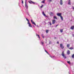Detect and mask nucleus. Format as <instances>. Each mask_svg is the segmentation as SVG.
Returning <instances> with one entry per match:
<instances>
[{
    "mask_svg": "<svg viewBox=\"0 0 74 74\" xmlns=\"http://www.w3.org/2000/svg\"><path fill=\"white\" fill-rule=\"evenodd\" d=\"M51 43V42H50L49 43V44H50L51 43Z\"/></svg>",
    "mask_w": 74,
    "mask_h": 74,
    "instance_id": "nucleus-34",
    "label": "nucleus"
},
{
    "mask_svg": "<svg viewBox=\"0 0 74 74\" xmlns=\"http://www.w3.org/2000/svg\"><path fill=\"white\" fill-rule=\"evenodd\" d=\"M72 58H74V54H73L72 56Z\"/></svg>",
    "mask_w": 74,
    "mask_h": 74,
    "instance_id": "nucleus-18",
    "label": "nucleus"
},
{
    "mask_svg": "<svg viewBox=\"0 0 74 74\" xmlns=\"http://www.w3.org/2000/svg\"><path fill=\"white\" fill-rule=\"evenodd\" d=\"M57 15L58 16H61V15H62V13H57Z\"/></svg>",
    "mask_w": 74,
    "mask_h": 74,
    "instance_id": "nucleus-6",
    "label": "nucleus"
},
{
    "mask_svg": "<svg viewBox=\"0 0 74 74\" xmlns=\"http://www.w3.org/2000/svg\"><path fill=\"white\" fill-rule=\"evenodd\" d=\"M53 19H58V18H57V17H56V16H53Z\"/></svg>",
    "mask_w": 74,
    "mask_h": 74,
    "instance_id": "nucleus-13",
    "label": "nucleus"
},
{
    "mask_svg": "<svg viewBox=\"0 0 74 74\" xmlns=\"http://www.w3.org/2000/svg\"><path fill=\"white\" fill-rule=\"evenodd\" d=\"M49 3H51V2L52 1V0H49Z\"/></svg>",
    "mask_w": 74,
    "mask_h": 74,
    "instance_id": "nucleus-24",
    "label": "nucleus"
},
{
    "mask_svg": "<svg viewBox=\"0 0 74 74\" xmlns=\"http://www.w3.org/2000/svg\"><path fill=\"white\" fill-rule=\"evenodd\" d=\"M42 14L43 15H44V16H46V15H45V14H44V12H42Z\"/></svg>",
    "mask_w": 74,
    "mask_h": 74,
    "instance_id": "nucleus-16",
    "label": "nucleus"
},
{
    "mask_svg": "<svg viewBox=\"0 0 74 74\" xmlns=\"http://www.w3.org/2000/svg\"><path fill=\"white\" fill-rule=\"evenodd\" d=\"M43 5H42V6H40V8H42V7H43Z\"/></svg>",
    "mask_w": 74,
    "mask_h": 74,
    "instance_id": "nucleus-28",
    "label": "nucleus"
},
{
    "mask_svg": "<svg viewBox=\"0 0 74 74\" xmlns=\"http://www.w3.org/2000/svg\"><path fill=\"white\" fill-rule=\"evenodd\" d=\"M41 3H45V1H42Z\"/></svg>",
    "mask_w": 74,
    "mask_h": 74,
    "instance_id": "nucleus-23",
    "label": "nucleus"
},
{
    "mask_svg": "<svg viewBox=\"0 0 74 74\" xmlns=\"http://www.w3.org/2000/svg\"><path fill=\"white\" fill-rule=\"evenodd\" d=\"M73 49V47H70V48H69V49H71V50Z\"/></svg>",
    "mask_w": 74,
    "mask_h": 74,
    "instance_id": "nucleus-21",
    "label": "nucleus"
},
{
    "mask_svg": "<svg viewBox=\"0 0 74 74\" xmlns=\"http://www.w3.org/2000/svg\"><path fill=\"white\" fill-rule=\"evenodd\" d=\"M37 26H38V25H37Z\"/></svg>",
    "mask_w": 74,
    "mask_h": 74,
    "instance_id": "nucleus-41",
    "label": "nucleus"
},
{
    "mask_svg": "<svg viewBox=\"0 0 74 74\" xmlns=\"http://www.w3.org/2000/svg\"><path fill=\"white\" fill-rule=\"evenodd\" d=\"M58 25H56V27H57V26H58Z\"/></svg>",
    "mask_w": 74,
    "mask_h": 74,
    "instance_id": "nucleus-31",
    "label": "nucleus"
},
{
    "mask_svg": "<svg viewBox=\"0 0 74 74\" xmlns=\"http://www.w3.org/2000/svg\"><path fill=\"white\" fill-rule=\"evenodd\" d=\"M48 32H49V30H46V32L47 33H48Z\"/></svg>",
    "mask_w": 74,
    "mask_h": 74,
    "instance_id": "nucleus-17",
    "label": "nucleus"
},
{
    "mask_svg": "<svg viewBox=\"0 0 74 74\" xmlns=\"http://www.w3.org/2000/svg\"><path fill=\"white\" fill-rule=\"evenodd\" d=\"M73 37H74V34H72Z\"/></svg>",
    "mask_w": 74,
    "mask_h": 74,
    "instance_id": "nucleus-32",
    "label": "nucleus"
},
{
    "mask_svg": "<svg viewBox=\"0 0 74 74\" xmlns=\"http://www.w3.org/2000/svg\"><path fill=\"white\" fill-rule=\"evenodd\" d=\"M54 15V13L53 12H50V15L51 16H53Z\"/></svg>",
    "mask_w": 74,
    "mask_h": 74,
    "instance_id": "nucleus-9",
    "label": "nucleus"
},
{
    "mask_svg": "<svg viewBox=\"0 0 74 74\" xmlns=\"http://www.w3.org/2000/svg\"><path fill=\"white\" fill-rule=\"evenodd\" d=\"M60 47L61 49H63L64 48V46H63V44H60Z\"/></svg>",
    "mask_w": 74,
    "mask_h": 74,
    "instance_id": "nucleus-3",
    "label": "nucleus"
},
{
    "mask_svg": "<svg viewBox=\"0 0 74 74\" xmlns=\"http://www.w3.org/2000/svg\"><path fill=\"white\" fill-rule=\"evenodd\" d=\"M73 10H74V8H73Z\"/></svg>",
    "mask_w": 74,
    "mask_h": 74,
    "instance_id": "nucleus-38",
    "label": "nucleus"
},
{
    "mask_svg": "<svg viewBox=\"0 0 74 74\" xmlns=\"http://www.w3.org/2000/svg\"><path fill=\"white\" fill-rule=\"evenodd\" d=\"M60 32H61V33H62V32H63V29H61L60 30Z\"/></svg>",
    "mask_w": 74,
    "mask_h": 74,
    "instance_id": "nucleus-20",
    "label": "nucleus"
},
{
    "mask_svg": "<svg viewBox=\"0 0 74 74\" xmlns=\"http://www.w3.org/2000/svg\"><path fill=\"white\" fill-rule=\"evenodd\" d=\"M74 29V26H72L71 27V30H73Z\"/></svg>",
    "mask_w": 74,
    "mask_h": 74,
    "instance_id": "nucleus-10",
    "label": "nucleus"
},
{
    "mask_svg": "<svg viewBox=\"0 0 74 74\" xmlns=\"http://www.w3.org/2000/svg\"><path fill=\"white\" fill-rule=\"evenodd\" d=\"M26 19L27 20V21H28L27 24L28 25H29V27H32V26L31 25V24H30V22H29V20H28V19H27L26 18Z\"/></svg>",
    "mask_w": 74,
    "mask_h": 74,
    "instance_id": "nucleus-1",
    "label": "nucleus"
},
{
    "mask_svg": "<svg viewBox=\"0 0 74 74\" xmlns=\"http://www.w3.org/2000/svg\"><path fill=\"white\" fill-rule=\"evenodd\" d=\"M42 36H43V35L42 34Z\"/></svg>",
    "mask_w": 74,
    "mask_h": 74,
    "instance_id": "nucleus-36",
    "label": "nucleus"
},
{
    "mask_svg": "<svg viewBox=\"0 0 74 74\" xmlns=\"http://www.w3.org/2000/svg\"><path fill=\"white\" fill-rule=\"evenodd\" d=\"M50 57H51V58H52V56H51Z\"/></svg>",
    "mask_w": 74,
    "mask_h": 74,
    "instance_id": "nucleus-39",
    "label": "nucleus"
},
{
    "mask_svg": "<svg viewBox=\"0 0 74 74\" xmlns=\"http://www.w3.org/2000/svg\"><path fill=\"white\" fill-rule=\"evenodd\" d=\"M67 62L68 63H69V64H71V63H70V61H67Z\"/></svg>",
    "mask_w": 74,
    "mask_h": 74,
    "instance_id": "nucleus-19",
    "label": "nucleus"
},
{
    "mask_svg": "<svg viewBox=\"0 0 74 74\" xmlns=\"http://www.w3.org/2000/svg\"><path fill=\"white\" fill-rule=\"evenodd\" d=\"M31 2H32V3H33V4H35V3L32 1H31Z\"/></svg>",
    "mask_w": 74,
    "mask_h": 74,
    "instance_id": "nucleus-26",
    "label": "nucleus"
},
{
    "mask_svg": "<svg viewBox=\"0 0 74 74\" xmlns=\"http://www.w3.org/2000/svg\"><path fill=\"white\" fill-rule=\"evenodd\" d=\"M31 21L32 23V24H34V25H36V23H35L33 21V20H31Z\"/></svg>",
    "mask_w": 74,
    "mask_h": 74,
    "instance_id": "nucleus-8",
    "label": "nucleus"
},
{
    "mask_svg": "<svg viewBox=\"0 0 74 74\" xmlns=\"http://www.w3.org/2000/svg\"><path fill=\"white\" fill-rule=\"evenodd\" d=\"M49 23L50 25H51H51H52V24H51V22H49Z\"/></svg>",
    "mask_w": 74,
    "mask_h": 74,
    "instance_id": "nucleus-27",
    "label": "nucleus"
},
{
    "mask_svg": "<svg viewBox=\"0 0 74 74\" xmlns=\"http://www.w3.org/2000/svg\"><path fill=\"white\" fill-rule=\"evenodd\" d=\"M25 7L27 9L28 8V6H27V4L26 3V0H25Z\"/></svg>",
    "mask_w": 74,
    "mask_h": 74,
    "instance_id": "nucleus-5",
    "label": "nucleus"
},
{
    "mask_svg": "<svg viewBox=\"0 0 74 74\" xmlns=\"http://www.w3.org/2000/svg\"><path fill=\"white\" fill-rule=\"evenodd\" d=\"M41 44H42V45H43L44 44V42H41Z\"/></svg>",
    "mask_w": 74,
    "mask_h": 74,
    "instance_id": "nucleus-29",
    "label": "nucleus"
},
{
    "mask_svg": "<svg viewBox=\"0 0 74 74\" xmlns=\"http://www.w3.org/2000/svg\"><path fill=\"white\" fill-rule=\"evenodd\" d=\"M60 5H63V1H62V0H60Z\"/></svg>",
    "mask_w": 74,
    "mask_h": 74,
    "instance_id": "nucleus-7",
    "label": "nucleus"
},
{
    "mask_svg": "<svg viewBox=\"0 0 74 74\" xmlns=\"http://www.w3.org/2000/svg\"><path fill=\"white\" fill-rule=\"evenodd\" d=\"M62 55L64 58V59H66V57L65 56L64 54V51H63L62 53Z\"/></svg>",
    "mask_w": 74,
    "mask_h": 74,
    "instance_id": "nucleus-2",
    "label": "nucleus"
},
{
    "mask_svg": "<svg viewBox=\"0 0 74 74\" xmlns=\"http://www.w3.org/2000/svg\"><path fill=\"white\" fill-rule=\"evenodd\" d=\"M34 27H35L34 26Z\"/></svg>",
    "mask_w": 74,
    "mask_h": 74,
    "instance_id": "nucleus-40",
    "label": "nucleus"
},
{
    "mask_svg": "<svg viewBox=\"0 0 74 74\" xmlns=\"http://www.w3.org/2000/svg\"><path fill=\"white\" fill-rule=\"evenodd\" d=\"M36 36H38V38H40V36H39V35H36Z\"/></svg>",
    "mask_w": 74,
    "mask_h": 74,
    "instance_id": "nucleus-25",
    "label": "nucleus"
},
{
    "mask_svg": "<svg viewBox=\"0 0 74 74\" xmlns=\"http://www.w3.org/2000/svg\"><path fill=\"white\" fill-rule=\"evenodd\" d=\"M22 0V4H23V0Z\"/></svg>",
    "mask_w": 74,
    "mask_h": 74,
    "instance_id": "nucleus-30",
    "label": "nucleus"
},
{
    "mask_svg": "<svg viewBox=\"0 0 74 74\" xmlns=\"http://www.w3.org/2000/svg\"><path fill=\"white\" fill-rule=\"evenodd\" d=\"M42 37L43 38H44V36H42Z\"/></svg>",
    "mask_w": 74,
    "mask_h": 74,
    "instance_id": "nucleus-33",
    "label": "nucleus"
},
{
    "mask_svg": "<svg viewBox=\"0 0 74 74\" xmlns=\"http://www.w3.org/2000/svg\"><path fill=\"white\" fill-rule=\"evenodd\" d=\"M58 44H59V42H57Z\"/></svg>",
    "mask_w": 74,
    "mask_h": 74,
    "instance_id": "nucleus-37",
    "label": "nucleus"
},
{
    "mask_svg": "<svg viewBox=\"0 0 74 74\" xmlns=\"http://www.w3.org/2000/svg\"><path fill=\"white\" fill-rule=\"evenodd\" d=\"M70 0H69L68 2V4L69 5H71V3H70Z\"/></svg>",
    "mask_w": 74,
    "mask_h": 74,
    "instance_id": "nucleus-12",
    "label": "nucleus"
},
{
    "mask_svg": "<svg viewBox=\"0 0 74 74\" xmlns=\"http://www.w3.org/2000/svg\"><path fill=\"white\" fill-rule=\"evenodd\" d=\"M45 51L46 52V53H47V54H48V55H49V53H48V52H47V51H46V50H45Z\"/></svg>",
    "mask_w": 74,
    "mask_h": 74,
    "instance_id": "nucleus-22",
    "label": "nucleus"
},
{
    "mask_svg": "<svg viewBox=\"0 0 74 74\" xmlns=\"http://www.w3.org/2000/svg\"><path fill=\"white\" fill-rule=\"evenodd\" d=\"M55 23H56V20L55 19H53L52 21V23L54 24H55Z\"/></svg>",
    "mask_w": 74,
    "mask_h": 74,
    "instance_id": "nucleus-4",
    "label": "nucleus"
},
{
    "mask_svg": "<svg viewBox=\"0 0 74 74\" xmlns=\"http://www.w3.org/2000/svg\"><path fill=\"white\" fill-rule=\"evenodd\" d=\"M60 17L61 18V19L62 20V21H63V17H62V16H60Z\"/></svg>",
    "mask_w": 74,
    "mask_h": 74,
    "instance_id": "nucleus-14",
    "label": "nucleus"
},
{
    "mask_svg": "<svg viewBox=\"0 0 74 74\" xmlns=\"http://www.w3.org/2000/svg\"><path fill=\"white\" fill-rule=\"evenodd\" d=\"M29 3H30V4H31V2H30L29 1Z\"/></svg>",
    "mask_w": 74,
    "mask_h": 74,
    "instance_id": "nucleus-35",
    "label": "nucleus"
},
{
    "mask_svg": "<svg viewBox=\"0 0 74 74\" xmlns=\"http://www.w3.org/2000/svg\"><path fill=\"white\" fill-rule=\"evenodd\" d=\"M67 47L68 48H69V47H70V45L69 44L67 45Z\"/></svg>",
    "mask_w": 74,
    "mask_h": 74,
    "instance_id": "nucleus-15",
    "label": "nucleus"
},
{
    "mask_svg": "<svg viewBox=\"0 0 74 74\" xmlns=\"http://www.w3.org/2000/svg\"><path fill=\"white\" fill-rule=\"evenodd\" d=\"M70 51L69 50H68L67 51V55H69L70 54Z\"/></svg>",
    "mask_w": 74,
    "mask_h": 74,
    "instance_id": "nucleus-11",
    "label": "nucleus"
}]
</instances>
